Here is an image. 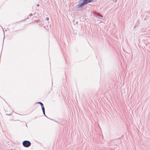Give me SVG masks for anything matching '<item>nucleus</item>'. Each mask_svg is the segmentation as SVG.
Segmentation results:
<instances>
[{
  "instance_id": "obj_1",
  "label": "nucleus",
  "mask_w": 150,
  "mask_h": 150,
  "mask_svg": "<svg viewBox=\"0 0 150 150\" xmlns=\"http://www.w3.org/2000/svg\"><path fill=\"white\" fill-rule=\"evenodd\" d=\"M23 146L25 147H28L31 145L30 142L27 140L24 141L23 142Z\"/></svg>"
},
{
  "instance_id": "obj_2",
  "label": "nucleus",
  "mask_w": 150,
  "mask_h": 150,
  "mask_svg": "<svg viewBox=\"0 0 150 150\" xmlns=\"http://www.w3.org/2000/svg\"><path fill=\"white\" fill-rule=\"evenodd\" d=\"M86 4L83 1V2L81 3H79L76 6V7L77 8H79V7H80L81 6H83L84 4Z\"/></svg>"
},
{
  "instance_id": "obj_3",
  "label": "nucleus",
  "mask_w": 150,
  "mask_h": 150,
  "mask_svg": "<svg viewBox=\"0 0 150 150\" xmlns=\"http://www.w3.org/2000/svg\"><path fill=\"white\" fill-rule=\"evenodd\" d=\"M85 4H87L93 1L94 0H82Z\"/></svg>"
},
{
  "instance_id": "obj_4",
  "label": "nucleus",
  "mask_w": 150,
  "mask_h": 150,
  "mask_svg": "<svg viewBox=\"0 0 150 150\" xmlns=\"http://www.w3.org/2000/svg\"><path fill=\"white\" fill-rule=\"evenodd\" d=\"M41 108H42V112L43 111H45V108L44 107V106L43 105H42V106H41Z\"/></svg>"
},
{
  "instance_id": "obj_5",
  "label": "nucleus",
  "mask_w": 150,
  "mask_h": 150,
  "mask_svg": "<svg viewBox=\"0 0 150 150\" xmlns=\"http://www.w3.org/2000/svg\"><path fill=\"white\" fill-rule=\"evenodd\" d=\"M38 103L41 106H42V105H43V104L41 102H38L37 103Z\"/></svg>"
},
{
  "instance_id": "obj_6",
  "label": "nucleus",
  "mask_w": 150,
  "mask_h": 150,
  "mask_svg": "<svg viewBox=\"0 0 150 150\" xmlns=\"http://www.w3.org/2000/svg\"><path fill=\"white\" fill-rule=\"evenodd\" d=\"M111 0L115 2V3L117 1V0Z\"/></svg>"
},
{
  "instance_id": "obj_7",
  "label": "nucleus",
  "mask_w": 150,
  "mask_h": 150,
  "mask_svg": "<svg viewBox=\"0 0 150 150\" xmlns=\"http://www.w3.org/2000/svg\"><path fill=\"white\" fill-rule=\"evenodd\" d=\"M29 15L30 16H33V14L32 13H31Z\"/></svg>"
},
{
  "instance_id": "obj_8",
  "label": "nucleus",
  "mask_w": 150,
  "mask_h": 150,
  "mask_svg": "<svg viewBox=\"0 0 150 150\" xmlns=\"http://www.w3.org/2000/svg\"><path fill=\"white\" fill-rule=\"evenodd\" d=\"M46 20L47 21H48V20H49V18H48V17H47V18H46Z\"/></svg>"
},
{
  "instance_id": "obj_9",
  "label": "nucleus",
  "mask_w": 150,
  "mask_h": 150,
  "mask_svg": "<svg viewBox=\"0 0 150 150\" xmlns=\"http://www.w3.org/2000/svg\"><path fill=\"white\" fill-rule=\"evenodd\" d=\"M42 112H43V114L45 116V111H44V112L43 111Z\"/></svg>"
},
{
  "instance_id": "obj_10",
  "label": "nucleus",
  "mask_w": 150,
  "mask_h": 150,
  "mask_svg": "<svg viewBox=\"0 0 150 150\" xmlns=\"http://www.w3.org/2000/svg\"><path fill=\"white\" fill-rule=\"evenodd\" d=\"M99 16L100 17H103V16L101 15H99Z\"/></svg>"
},
{
  "instance_id": "obj_11",
  "label": "nucleus",
  "mask_w": 150,
  "mask_h": 150,
  "mask_svg": "<svg viewBox=\"0 0 150 150\" xmlns=\"http://www.w3.org/2000/svg\"><path fill=\"white\" fill-rule=\"evenodd\" d=\"M39 4H37V6H39Z\"/></svg>"
}]
</instances>
